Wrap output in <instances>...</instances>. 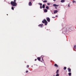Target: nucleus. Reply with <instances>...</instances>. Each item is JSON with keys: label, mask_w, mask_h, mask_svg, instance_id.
<instances>
[{"label": "nucleus", "mask_w": 76, "mask_h": 76, "mask_svg": "<svg viewBox=\"0 0 76 76\" xmlns=\"http://www.w3.org/2000/svg\"><path fill=\"white\" fill-rule=\"evenodd\" d=\"M16 0H14V1H11L10 2V4L12 6H14L15 7V6H16L17 5V4L16 3Z\"/></svg>", "instance_id": "f257e3e1"}, {"label": "nucleus", "mask_w": 76, "mask_h": 76, "mask_svg": "<svg viewBox=\"0 0 76 76\" xmlns=\"http://www.w3.org/2000/svg\"><path fill=\"white\" fill-rule=\"evenodd\" d=\"M42 23H45V25H47L48 22H47V20H46L45 19L43 20L42 21Z\"/></svg>", "instance_id": "f03ea898"}, {"label": "nucleus", "mask_w": 76, "mask_h": 76, "mask_svg": "<svg viewBox=\"0 0 76 76\" xmlns=\"http://www.w3.org/2000/svg\"><path fill=\"white\" fill-rule=\"evenodd\" d=\"M53 6L55 7V9H57V7H58V6H59V5H56V4H53Z\"/></svg>", "instance_id": "7ed1b4c3"}, {"label": "nucleus", "mask_w": 76, "mask_h": 76, "mask_svg": "<svg viewBox=\"0 0 76 76\" xmlns=\"http://www.w3.org/2000/svg\"><path fill=\"white\" fill-rule=\"evenodd\" d=\"M46 20H47V21L49 22H50V18H49V17H47V18Z\"/></svg>", "instance_id": "20e7f679"}, {"label": "nucleus", "mask_w": 76, "mask_h": 76, "mask_svg": "<svg viewBox=\"0 0 76 76\" xmlns=\"http://www.w3.org/2000/svg\"><path fill=\"white\" fill-rule=\"evenodd\" d=\"M38 26H39V27H40V28H42V27L43 26V24H39L38 25Z\"/></svg>", "instance_id": "39448f33"}, {"label": "nucleus", "mask_w": 76, "mask_h": 76, "mask_svg": "<svg viewBox=\"0 0 76 76\" xmlns=\"http://www.w3.org/2000/svg\"><path fill=\"white\" fill-rule=\"evenodd\" d=\"M28 5L30 6H32V3L30 1L28 3Z\"/></svg>", "instance_id": "423d86ee"}, {"label": "nucleus", "mask_w": 76, "mask_h": 76, "mask_svg": "<svg viewBox=\"0 0 76 76\" xmlns=\"http://www.w3.org/2000/svg\"><path fill=\"white\" fill-rule=\"evenodd\" d=\"M37 60H38V61H41V58L40 57H38L37 58Z\"/></svg>", "instance_id": "0eeeda50"}, {"label": "nucleus", "mask_w": 76, "mask_h": 76, "mask_svg": "<svg viewBox=\"0 0 76 76\" xmlns=\"http://www.w3.org/2000/svg\"><path fill=\"white\" fill-rule=\"evenodd\" d=\"M68 71L69 72H71V69L70 68H68Z\"/></svg>", "instance_id": "6e6552de"}, {"label": "nucleus", "mask_w": 76, "mask_h": 76, "mask_svg": "<svg viewBox=\"0 0 76 76\" xmlns=\"http://www.w3.org/2000/svg\"><path fill=\"white\" fill-rule=\"evenodd\" d=\"M47 12H48V10H47L46 9H45L44 10V12H45V13Z\"/></svg>", "instance_id": "1a4fd4ad"}, {"label": "nucleus", "mask_w": 76, "mask_h": 76, "mask_svg": "<svg viewBox=\"0 0 76 76\" xmlns=\"http://www.w3.org/2000/svg\"><path fill=\"white\" fill-rule=\"evenodd\" d=\"M54 66L56 67H58V66L56 64H54Z\"/></svg>", "instance_id": "9d476101"}, {"label": "nucleus", "mask_w": 76, "mask_h": 76, "mask_svg": "<svg viewBox=\"0 0 76 76\" xmlns=\"http://www.w3.org/2000/svg\"><path fill=\"white\" fill-rule=\"evenodd\" d=\"M58 12V11L57 10H55L54 11V13H57Z\"/></svg>", "instance_id": "9b49d317"}, {"label": "nucleus", "mask_w": 76, "mask_h": 76, "mask_svg": "<svg viewBox=\"0 0 76 76\" xmlns=\"http://www.w3.org/2000/svg\"><path fill=\"white\" fill-rule=\"evenodd\" d=\"M65 1L64 0H62L61 1V3H64V2Z\"/></svg>", "instance_id": "f8f14e48"}, {"label": "nucleus", "mask_w": 76, "mask_h": 76, "mask_svg": "<svg viewBox=\"0 0 76 76\" xmlns=\"http://www.w3.org/2000/svg\"><path fill=\"white\" fill-rule=\"evenodd\" d=\"M43 2H44V3H47V0H44L42 1Z\"/></svg>", "instance_id": "ddd939ff"}, {"label": "nucleus", "mask_w": 76, "mask_h": 76, "mask_svg": "<svg viewBox=\"0 0 76 76\" xmlns=\"http://www.w3.org/2000/svg\"><path fill=\"white\" fill-rule=\"evenodd\" d=\"M42 8L44 9L45 8V4H43L42 5Z\"/></svg>", "instance_id": "4468645a"}, {"label": "nucleus", "mask_w": 76, "mask_h": 76, "mask_svg": "<svg viewBox=\"0 0 76 76\" xmlns=\"http://www.w3.org/2000/svg\"><path fill=\"white\" fill-rule=\"evenodd\" d=\"M69 76H71L72 75V73L71 72H69Z\"/></svg>", "instance_id": "2eb2a0df"}, {"label": "nucleus", "mask_w": 76, "mask_h": 76, "mask_svg": "<svg viewBox=\"0 0 76 76\" xmlns=\"http://www.w3.org/2000/svg\"><path fill=\"white\" fill-rule=\"evenodd\" d=\"M58 71H59V70L58 69L56 72V74H58Z\"/></svg>", "instance_id": "dca6fc26"}, {"label": "nucleus", "mask_w": 76, "mask_h": 76, "mask_svg": "<svg viewBox=\"0 0 76 76\" xmlns=\"http://www.w3.org/2000/svg\"><path fill=\"white\" fill-rule=\"evenodd\" d=\"M46 9H49V7H48V6H47L46 7Z\"/></svg>", "instance_id": "f3484780"}, {"label": "nucleus", "mask_w": 76, "mask_h": 76, "mask_svg": "<svg viewBox=\"0 0 76 76\" xmlns=\"http://www.w3.org/2000/svg\"><path fill=\"white\" fill-rule=\"evenodd\" d=\"M39 4L40 6H42V3H39Z\"/></svg>", "instance_id": "a211bd4d"}, {"label": "nucleus", "mask_w": 76, "mask_h": 76, "mask_svg": "<svg viewBox=\"0 0 76 76\" xmlns=\"http://www.w3.org/2000/svg\"><path fill=\"white\" fill-rule=\"evenodd\" d=\"M11 9L12 10H14V7H12Z\"/></svg>", "instance_id": "6ab92c4d"}, {"label": "nucleus", "mask_w": 76, "mask_h": 76, "mask_svg": "<svg viewBox=\"0 0 76 76\" xmlns=\"http://www.w3.org/2000/svg\"><path fill=\"white\" fill-rule=\"evenodd\" d=\"M66 69H67V68L66 67H64V70H66Z\"/></svg>", "instance_id": "aec40b11"}, {"label": "nucleus", "mask_w": 76, "mask_h": 76, "mask_svg": "<svg viewBox=\"0 0 76 76\" xmlns=\"http://www.w3.org/2000/svg\"><path fill=\"white\" fill-rule=\"evenodd\" d=\"M56 76H59V74H57L56 75Z\"/></svg>", "instance_id": "412c9836"}, {"label": "nucleus", "mask_w": 76, "mask_h": 76, "mask_svg": "<svg viewBox=\"0 0 76 76\" xmlns=\"http://www.w3.org/2000/svg\"><path fill=\"white\" fill-rule=\"evenodd\" d=\"M40 9H42V6H40Z\"/></svg>", "instance_id": "4be33fe9"}, {"label": "nucleus", "mask_w": 76, "mask_h": 76, "mask_svg": "<svg viewBox=\"0 0 76 76\" xmlns=\"http://www.w3.org/2000/svg\"><path fill=\"white\" fill-rule=\"evenodd\" d=\"M72 2L73 3H75V0H73Z\"/></svg>", "instance_id": "5701e85b"}, {"label": "nucleus", "mask_w": 76, "mask_h": 76, "mask_svg": "<svg viewBox=\"0 0 76 76\" xmlns=\"http://www.w3.org/2000/svg\"><path fill=\"white\" fill-rule=\"evenodd\" d=\"M47 4L48 6H49V5H50V4L48 3H47Z\"/></svg>", "instance_id": "b1692460"}, {"label": "nucleus", "mask_w": 76, "mask_h": 76, "mask_svg": "<svg viewBox=\"0 0 76 76\" xmlns=\"http://www.w3.org/2000/svg\"><path fill=\"white\" fill-rule=\"evenodd\" d=\"M27 68H28V67H29V65H27Z\"/></svg>", "instance_id": "393cba45"}, {"label": "nucleus", "mask_w": 76, "mask_h": 76, "mask_svg": "<svg viewBox=\"0 0 76 76\" xmlns=\"http://www.w3.org/2000/svg\"><path fill=\"white\" fill-rule=\"evenodd\" d=\"M26 73H28V71H26Z\"/></svg>", "instance_id": "a878e982"}, {"label": "nucleus", "mask_w": 76, "mask_h": 76, "mask_svg": "<svg viewBox=\"0 0 76 76\" xmlns=\"http://www.w3.org/2000/svg\"><path fill=\"white\" fill-rule=\"evenodd\" d=\"M76 45L74 46V48H76Z\"/></svg>", "instance_id": "bb28decb"}, {"label": "nucleus", "mask_w": 76, "mask_h": 76, "mask_svg": "<svg viewBox=\"0 0 76 76\" xmlns=\"http://www.w3.org/2000/svg\"><path fill=\"white\" fill-rule=\"evenodd\" d=\"M52 18H56V17H53Z\"/></svg>", "instance_id": "cd10ccee"}, {"label": "nucleus", "mask_w": 76, "mask_h": 76, "mask_svg": "<svg viewBox=\"0 0 76 76\" xmlns=\"http://www.w3.org/2000/svg\"><path fill=\"white\" fill-rule=\"evenodd\" d=\"M37 59H35V61H37Z\"/></svg>", "instance_id": "c85d7f7f"}, {"label": "nucleus", "mask_w": 76, "mask_h": 76, "mask_svg": "<svg viewBox=\"0 0 76 76\" xmlns=\"http://www.w3.org/2000/svg\"><path fill=\"white\" fill-rule=\"evenodd\" d=\"M53 1H56V0H53Z\"/></svg>", "instance_id": "c756f323"}, {"label": "nucleus", "mask_w": 76, "mask_h": 76, "mask_svg": "<svg viewBox=\"0 0 76 76\" xmlns=\"http://www.w3.org/2000/svg\"><path fill=\"white\" fill-rule=\"evenodd\" d=\"M42 61H44V60H43V59H42Z\"/></svg>", "instance_id": "7c9ffc66"}, {"label": "nucleus", "mask_w": 76, "mask_h": 76, "mask_svg": "<svg viewBox=\"0 0 76 76\" xmlns=\"http://www.w3.org/2000/svg\"><path fill=\"white\" fill-rule=\"evenodd\" d=\"M7 15H8V14H7Z\"/></svg>", "instance_id": "2f4dec72"}]
</instances>
